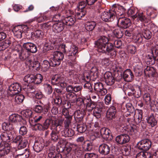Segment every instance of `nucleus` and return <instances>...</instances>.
<instances>
[{"label":"nucleus","instance_id":"393cba45","mask_svg":"<svg viewBox=\"0 0 158 158\" xmlns=\"http://www.w3.org/2000/svg\"><path fill=\"white\" fill-rule=\"evenodd\" d=\"M44 146V143L42 140L36 141L34 143L33 148L35 151L39 152L42 150Z\"/></svg>","mask_w":158,"mask_h":158},{"label":"nucleus","instance_id":"c85d7f7f","mask_svg":"<svg viewBox=\"0 0 158 158\" xmlns=\"http://www.w3.org/2000/svg\"><path fill=\"white\" fill-rule=\"evenodd\" d=\"M116 112V110L115 108L113 106H110L106 113L107 117L110 119H112L114 117Z\"/></svg>","mask_w":158,"mask_h":158},{"label":"nucleus","instance_id":"4be33fe9","mask_svg":"<svg viewBox=\"0 0 158 158\" xmlns=\"http://www.w3.org/2000/svg\"><path fill=\"white\" fill-rule=\"evenodd\" d=\"M123 77L126 81L131 82L134 79V75L130 69H127L123 72Z\"/></svg>","mask_w":158,"mask_h":158},{"label":"nucleus","instance_id":"72a5a7b5","mask_svg":"<svg viewBox=\"0 0 158 158\" xmlns=\"http://www.w3.org/2000/svg\"><path fill=\"white\" fill-rule=\"evenodd\" d=\"M61 134L65 137H71L74 135V132L72 129L67 128L64 129L61 132Z\"/></svg>","mask_w":158,"mask_h":158},{"label":"nucleus","instance_id":"2eb2a0df","mask_svg":"<svg viewBox=\"0 0 158 158\" xmlns=\"http://www.w3.org/2000/svg\"><path fill=\"white\" fill-rule=\"evenodd\" d=\"M94 90L98 96H104L107 93V89L103 86V84L100 82L94 84Z\"/></svg>","mask_w":158,"mask_h":158},{"label":"nucleus","instance_id":"8fccbe9b","mask_svg":"<svg viewBox=\"0 0 158 158\" xmlns=\"http://www.w3.org/2000/svg\"><path fill=\"white\" fill-rule=\"evenodd\" d=\"M32 36H34L36 38H42L43 37L44 35L43 32L40 30H37L35 31V32H31Z\"/></svg>","mask_w":158,"mask_h":158},{"label":"nucleus","instance_id":"13d9d810","mask_svg":"<svg viewBox=\"0 0 158 158\" xmlns=\"http://www.w3.org/2000/svg\"><path fill=\"white\" fill-rule=\"evenodd\" d=\"M136 117L137 118H135V121L136 123H139L141 121L142 118V112L141 110L138 111L137 114L136 115Z\"/></svg>","mask_w":158,"mask_h":158},{"label":"nucleus","instance_id":"4c0bfd02","mask_svg":"<svg viewBox=\"0 0 158 158\" xmlns=\"http://www.w3.org/2000/svg\"><path fill=\"white\" fill-rule=\"evenodd\" d=\"M96 25V23L94 21L88 22L85 25V28L89 31H92L95 28Z\"/></svg>","mask_w":158,"mask_h":158},{"label":"nucleus","instance_id":"f8f14e48","mask_svg":"<svg viewBox=\"0 0 158 158\" xmlns=\"http://www.w3.org/2000/svg\"><path fill=\"white\" fill-rule=\"evenodd\" d=\"M63 76V75H55L52 76L51 79L52 83L54 85L57 84L60 85L63 88L66 87L67 84L64 81V79Z\"/></svg>","mask_w":158,"mask_h":158},{"label":"nucleus","instance_id":"774afa93","mask_svg":"<svg viewBox=\"0 0 158 158\" xmlns=\"http://www.w3.org/2000/svg\"><path fill=\"white\" fill-rule=\"evenodd\" d=\"M101 63L102 64L107 66L110 64V61L109 58H104L101 60Z\"/></svg>","mask_w":158,"mask_h":158},{"label":"nucleus","instance_id":"58836bf2","mask_svg":"<svg viewBox=\"0 0 158 158\" xmlns=\"http://www.w3.org/2000/svg\"><path fill=\"white\" fill-rule=\"evenodd\" d=\"M24 99V97L22 94L17 95L15 98V104H19L22 102Z\"/></svg>","mask_w":158,"mask_h":158},{"label":"nucleus","instance_id":"f704fd0d","mask_svg":"<svg viewBox=\"0 0 158 158\" xmlns=\"http://www.w3.org/2000/svg\"><path fill=\"white\" fill-rule=\"evenodd\" d=\"M152 155L150 153L141 151L137 154L136 158H151Z\"/></svg>","mask_w":158,"mask_h":158},{"label":"nucleus","instance_id":"e2e57ef3","mask_svg":"<svg viewBox=\"0 0 158 158\" xmlns=\"http://www.w3.org/2000/svg\"><path fill=\"white\" fill-rule=\"evenodd\" d=\"M126 107L128 111L131 113H133L135 111V109L132 104L128 103L126 105Z\"/></svg>","mask_w":158,"mask_h":158},{"label":"nucleus","instance_id":"6e6552de","mask_svg":"<svg viewBox=\"0 0 158 158\" xmlns=\"http://www.w3.org/2000/svg\"><path fill=\"white\" fill-rule=\"evenodd\" d=\"M81 80L83 82L85 83L82 84L85 88L88 89L90 92H92L93 89L91 84L89 83L90 80V77L89 73L87 71H85L82 74Z\"/></svg>","mask_w":158,"mask_h":158},{"label":"nucleus","instance_id":"1a4fd4ad","mask_svg":"<svg viewBox=\"0 0 158 158\" xmlns=\"http://www.w3.org/2000/svg\"><path fill=\"white\" fill-rule=\"evenodd\" d=\"M84 137H80V151H90L92 150V143L88 141H84Z\"/></svg>","mask_w":158,"mask_h":158},{"label":"nucleus","instance_id":"dca6fc26","mask_svg":"<svg viewBox=\"0 0 158 158\" xmlns=\"http://www.w3.org/2000/svg\"><path fill=\"white\" fill-rule=\"evenodd\" d=\"M14 136H15V133L13 132L8 131L2 133L0 138L2 142L7 143L13 139Z\"/></svg>","mask_w":158,"mask_h":158},{"label":"nucleus","instance_id":"338daca9","mask_svg":"<svg viewBox=\"0 0 158 158\" xmlns=\"http://www.w3.org/2000/svg\"><path fill=\"white\" fill-rule=\"evenodd\" d=\"M54 22L53 21H49L43 24V27L44 28L47 29H49L51 27H52L53 28Z\"/></svg>","mask_w":158,"mask_h":158},{"label":"nucleus","instance_id":"680f3d73","mask_svg":"<svg viewBox=\"0 0 158 158\" xmlns=\"http://www.w3.org/2000/svg\"><path fill=\"white\" fill-rule=\"evenodd\" d=\"M23 138L20 135H18L16 137L15 134V136H14L13 138V139H11V141H12L14 143L19 144Z\"/></svg>","mask_w":158,"mask_h":158},{"label":"nucleus","instance_id":"a19ab883","mask_svg":"<svg viewBox=\"0 0 158 158\" xmlns=\"http://www.w3.org/2000/svg\"><path fill=\"white\" fill-rule=\"evenodd\" d=\"M113 33L114 35L118 38H121L123 35V31L119 27L114 30Z\"/></svg>","mask_w":158,"mask_h":158},{"label":"nucleus","instance_id":"603ef678","mask_svg":"<svg viewBox=\"0 0 158 158\" xmlns=\"http://www.w3.org/2000/svg\"><path fill=\"white\" fill-rule=\"evenodd\" d=\"M93 114L97 118H100L101 116V109L97 107L95 108Z\"/></svg>","mask_w":158,"mask_h":158},{"label":"nucleus","instance_id":"b1692460","mask_svg":"<svg viewBox=\"0 0 158 158\" xmlns=\"http://www.w3.org/2000/svg\"><path fill=\"white\" fill-rule=\"evenodd\" d=\"M64 27V24L63 22H54L52 30L55 32L59 33L63 31Z\"/></svg>","mask_w":158,"mask_h":158},{"label":"nucleus","instance_id":"c9c22d12","mask_svg":"<svg viewBox=\"0 0 158 158\" xmlns=\"http://www.w3.org/2000/svg\"><path fill=\"white\" fill-rule=\"evenodd\" d=\"M146 119L148 123L152 127H154L157 124V121L155 119L153 114H151Z\"/></svg>","mask_w":158,"mask_h":158},{"label":"nucleus","instance_id":"20e7f679","mask_svg":"<svg viewBox=\"0 0 158 158\" xmlns=\"http://www.w3.org/2000/svg\"><path fill=\"white\" fill-rule=\"evenodd\" d=\"M120 9L117 11V14L120 17L118 20V24L119 27L126 29L131 25V21L129 19L123 16L125 13V9L123 6L119 7Z\"/></svg>","mask_w":158,"mask_h":158},{"label":"nucleus","instance_id":"2f4dec72","mask_svg":"<svg viewBox=\"0 0 158 158\" xmlns=\"http://www.w3.org/2000/svg\"><path fill=\"white\" fill-rule=\"evenodd\" d=\"M52 127L51 130L56 133H58L62 129V126L59 124V123L56 122V121H52Z\"/></svg>","mask_w":158,"mask_h":158},{"label":"nucleus","instance_id":"f3484780","mask_svg":"<svg viewBox=\"0 0 158 158\" xmlns=\"http://www.w3.org/2000/svg\"><path fill=\"white\" fill-rule=\"evenodd\" d=\"M10 151V147L9 143L2 142L0 144V155L4 156L7 155Z\"/></svg>","mask_w":158,"mask_h":158},{"label":"nucleus","instance_id":"473e14b6","mask_svg":"<svg viewBox=\"0 0 158 158\" xmlns=\"http://www.w3.org/2000/svg\"><path fill=\"white\" fill-rule=\"evenodd\" d=\"M11 43V41L9 40H5L0 43V51L5 50L10 46Z\"/></svg>","mask_w":158,"mask_h":158},{"label":"nucleus","instance_id":"de8ad7c7","mask_svg":"<svg viewBox=\"0 0 158 158\" xmlns=\"http://www.w3.org/2000/svg\"><path fill=\"white\" fill-rule=\"evenodd\" d=\"M142 34L144 38L147 40L150 39L152 36L151 32L147 29H144Z\"/></svg>","mask_w":158,"mask_h":158},{"label":"nucleus","instance_id":"9b49d317","mask_svg":"<svg viewBox=\"0 0 158 158\" xmlns=\"http://www.w3.org/2000/svg\"><path fill=\"white\" fill-rule=\"evenodd\" d=\"M21 90V87L18 83L13 84L9 86L7 90L8 97H12L18 93Z\"/></svg>","mask_w":158,"mask_h":158},{"label":"nucleus","instance_id":"052dcab7","mask_svg":"<svg viewBox=\"0 0 158 158\" xmlns=\"http://www.w3.org/2000/svg\"><path fill=\"white\" fill-rule=\"evenodd\" d=\"M136 89L135 90L134 95L135 97L138 98L141 96V91L139 86H136Z\"/></svg>","mask_w":158,"mask_h":158},{"label":"nucleus","instance_id":"a878e982","mask_svg":"<svg viewBox=\"0 0 158 158\" xmlns=\"http://www.w3.org/2000/svg\"><path fill=\"white\" fill-rule=\"evenodd\" d=\"M110 130L106 128L103 127L101 128L100 133L102 137L106 140H108L111 138L110 137L111 135Z\"/></svg>","mask_w":158,"mask_h":158},{"label":"nucleus","instance_id":"412c9836","mask_svg":"<svg viewBox=\"0 0 158 158\" xmlns=\"http://www.w3.org/2000/svg\"><path fill=\"white\" fill-rule=\"evenodd\" d=\"M23 47L28 52L32 53H35L37 50L36 45L31 43L27 42L24 43Z\"/></svg>","mask_w":158,"mask_h":158},{"label":"nucleus","instance_id":"5701e85b","mask_svg":"<svg viewBox=\"0 0 158 158\" xmlns=\"http://www.w3.org/2000/svg\"><path fill=\"white\" fill-rule=\"evenodd\" d=\"M98 150L100 154L106 155L110 153V148L106 144L103 143L99 146Z\"/></svg>","mask_w":158,"mask_h":158},{"label":"nucleus","instance_id":"9d476101","mask_svg":"<svg viewBox=\"0 0 158 158\" xmlns=\"http://www.w3.org/2000/svg\"><path fill=\"white\" fill-rule=\"evenodd\" d=\"M28 28L26 25H19L14 27L12 31L14 36L18 39H20L22 37L23 33Z\"/></svg>","mask_w":158,"mask_h":158},{"label":"nucleus","instance_id":"4d7b16f0","mask_svg":"<svg viewBox=\"0 0 158 158\" xmlns=\"http://www.w3.org/2000/svg\"><path fill=\"white\" fill-rule=\"evenodd\" d=\"M35 90V87L31 85H28L25 89L26 92L28 94L34 93Z\"/></svg>","mask_w":158,"mask_h":158},{"label":"nucleus","instance_id":"7ed1b4c3","mask_svg":"<svg viewBox=\"0 0 158 158\" xmlns=\"http://www.w3.org/2000/svg\"><path fill=\"white\" fill-rule=\"evenodd\" d=\"M95 103L88 98H85L80 95V118L83 117L85 114V110L87 109L89 111H92L96 108Z\"/></svg>","mask_w":158,"mask_h":158},{"label":"nucleus","instance_id":"e433bc0d","mask_svg":"<svg viewBox=\"0 0 158 158\" xmlns=\"http://www.w3.org/2000/svg\"><path fill=\"white\" fill-rule=\"evenodd\" d=\"M34 79H35V76L33 74H28L25 76L23 80L27 83H34Z\"/></svg>","mask_w":158,"mask_h":158},{"label":"nucleus","instance_id":"79ce46f5","mask_svg":"<svg viewBox=\"0 0 158 158\" xmlns=\"http://www.w3.org/2000/svg\"><path fill=\"white\" fill-rule=\"evenodd\" d=\"M97 0H85V1H81V2H80V6H83L81 7V8L85 7L86 5V3L89 5H91L93 4Z\"/></svg>","mask_w":158,"mask_h":158},{"label":"nucleus","instance_id":"09e8293b","mask_svg":"<svg viewBox=\"0 0 158 158\" xmlns=\"http://www.w3.org/2000/svg\"><path fill=\"white\" fill-rule=\"evenodd\" d=\"M50 66V64L49 62L47 60H45L43 61L42 64V68L43 71H47Z\"/></svg>","mask_w":158,"mask_h":158},{"label":"nucleus","instance_id":"864d4df0","mask_svg":"<svg viewBox=\"0 0 158 158\" xmlns=\"http://www.w3.org/2000/svg\"><path fill=\"white\" fill-rule=\"evenodd\" d=\"M43 78V77L41 74L39 73L37 74L35 76L34 83L37 84H39L42 82Z\"/></svg>","mask_w":158,"mask_h":158},{"label":"nucleus","instance_id":"0eeeda50","mask_svg":"<svg viewBox=\"0 0 158 158\" xmlns=\"http://www.w3.org/2000/svg\"><path fill=\"white\" fill-rule=\"evenodd\" d=\"M63 58V54L60 51H56L53 53L50 59L52 64V66H56L60 64L61 61Z\"/></svg>","mask_w":158,"mask_h":158},{"label":"nucleus","instance_id":"37998d69","mask_svg":"<svg viewBox=\"0 0 158 158\" xmlns=\"http://www.w3.org/2000/svg\"><path fill=\"white\" fill-rule=\"evenodd\" d=\"M80 133H83L86 130V125L83 122L82 120L83 117L80 118Z\"/></svg>","mask_w":158,"mask_h":158},{"label":"nucleus","instance_id":"bf43d9fd","mask_svg":"<svg viewBox=\"0 0 158 158\" xmlns=\"http://www.w3.org/2000/svg\"><path fill=\"white\" fill-rule=\"evenodd\" d=\"M55 96V98L54 99L55 103L57 105H59L61 103L62 101L60 97L58 94L56 95V94L54 92L53 94V97Z\"/></svg>","mask_w":158,"mask_h":158},{"label":"nucleus","instance_id":"0e129e2a","mask_svg":"<svg viewBox=\"0 0 158 158\" xmlns=\"http://www.w3.org/2000/svg\"><path fill=\"white\" fill-rule=\"evenodd\" d=\"M58 134V133L52 130L51 136L52 139L54 142L56 141L58 139V137L57 135Z\"/></svg>","mask_w":158,"mask_h":158},{"label":"nucleus","instance_id":"bb28decb","mask_svg":"<svg viewBox=\"0 0 158 158\" xmlns=\"http://www.w3.org/2000/svg\"><path fill=\"white\" fill-rule=\"evenodd\" d=\"M63 23H65V24L68 26L73 25L75 22V19L70 16H68V15H63Z\"/></svg>","mask_w":158,"mask_h":158},{"label":"nucleus","instance_id":"c756f323","mask_svg":"<svg viewBox=\"0 0 158 158\" xmlns=\"http://www.w3.org/2000/svg\"><path fill=\"white\" fill-rule=\"evenodd\" d=\"M144 73L145 75L149 77H154L156 74V70L153 67L148 66L144 69Z\"/></svg>","mask_w":158,"mask_h":158},{"label":"nucleus","instance_id":"f03ea898","mask_svg":"<svg viewBox=\"0 0 158 158\" xmlns=\"http://www.w3.org/2000/svg\"><path fill=\"white\" fill-rule=\"evenodd\" d=\"M22 120L21 116L17 114H12L9 117V122H4L2 123V128L5 130L19 129Z\"/></svg>","mask_w":158,"mask_h":158},{"label":"nucleus","instance_id":"69168bd1","mask_svg":"<svg viewBox=\"0 0 158 158\" xmlns=\"http://www.w3.org/2000/svg\"><path fill=\"white\" fill-rule=\"evenodd\" d=\"M72 118H67L64 122V129L69 128V126L71 123Z\"/></svg>","mask_w":158,"mask_h":158},{"label":"nucleus","instance_id":"a18cd8bd","mask_svg":"<svg viewBox=\"0 0 158 158\" xmlns=\"http://www.w3.org/2000/svg\"><path fill=\"white\" fill-rule=\"evenodd\" d=\"M54 153V150H51L48 154L47 158H62V156L60 154L58 153L55 155Z\"/></svg>","mask_w":158,"mask_h":158},{"label":"nucleus","instance_id":"423d86ee","mask_svg":"<svg viewBox=\"0 0 158 158\" xmlns=\"http://www.w3.org/2000/svg\"><path fill=\"white\" fill-rule=\"evenodd\" d=\"M147 59V62L151 64H154L155 60H158V45H156L152 47L150 55H148Z\"/></svg>","mask_w":158,"mask_h":158},{"label":"nucleus","instance_id":"3c124183","mask_svg":"<svg viewBox=\"0 0 158 158\" xmlns=\"http://www.w3.org/2000/svg\"><path fill=\"white\" fill-rule=\"evenodd\" d=\"M44 90L48 94H50L52 92V87L48 84H45L44 85Z\"/></svg>","mask_w":158,"mask_h":158},{"label":"nucleus","instance_id":"49530a36","mask_svg":"<svg viewBox=\"0 0 158 158\" xmlns=\"http://www.w3.org/2000/svg\"><path fill=\"white\" fill-rule=\"evenodd\" d=\"M143 99L147 104L151 106H152L151 102V99L150 94L148 93L145 94L143 96Z\"/></svg>","mask_w":158,"mask_h":158},{"label":"nucleus","instance_id":"5fc2aeb1","mask_svg":"<svg viewBox=\"0 0 158 158\" xmlns=\"http://www.w3.org/2000/svg\"><path fill=\"white\" fill-rule=\"evenodd\" d=\"M29 57V55L27 52L23 51L19 55V58L22 60H26Z\"/></svg>","mask_w":158,"mask_h":158},{"label":"nucleus","instance_id":"a211bd4d","mask_svg":"<svg viewBox=\"0 0 158 158\" xmlns=\"http://www.w3.org/2000/svg\"><path fill=\"white\" fill-rule=\"evenodd\" d=\"M52 122L50 119H46L43 125L40 123H37L34 125V129L35 130H38L40 131H44L48 129L51 123Z\"/></svg>","mask_w":158,"mask_h":158},{"label":"nucleus","instance_id":"7c9ffc66","mask_svg":"<svg viewBox=\"0 0 158 158\" xmlns=\"http://www.w3.org/2000/svg\"><path fill=\"white\" fill-rule=\"evenodd\" d=\"M23 115L24 117L29 119V122L31 125H33L32 124L33 120L32 119V112L31 110H24Z\"/></svg>","mask_w":158,"mask_h":158},{"label":"nucleus","instance_id":"ddd939ff","mask_svg":"<svg viewBox=\"0 0 158 158\" xmlns=\"http://www.w3.org/2000/svg\"><path fill=\"white\" fill-rule=\"evenodd\" d=\"M37 105L34 108V111L37 113L45 114L48 112V107L46 105H44L40 101H37Z\"/></svg>","mask_w":158,"mask_h":158},{"label":"nucleus","instance_id":"c03bdc74","mask_svg":"<svg viewBox=\"0 0 158 158\" xmlns=\"http://www.w3.org/2000/svg\"><path fill=\"white\" fill-rule=\"evenodd\" d=\"M81 158H98V155L94 153H87L85 154L81 153Z\"/></svg>","mask_w":158,"mask_h":158},{"label":"nucleus","instance_id":"39448f33","mask_svg":"<svg viewBox=\"0 0 158 158\" xmlns=\"http://www.w3.org/2000/svg\"><path fill=\"white\" fill-rule=\"evenodd\" d=\"M120 6H118L115 7H114L112 10H110L109 12H104L101 15V18L102 20L106 22H110L113 21L115 18V15L117 14V9L119 10V7Z\"/></svg>","mask_w":158,"mask_h":158},{"label":"nucleus","instance_id":"f257e3e1","mask_svg":"<svg viewBox=\"0 0 158 158\" xmlns=\"http://www.w3.org/2000/svg\"><path fill=\"white\" fill-rule=\"evenodd\" d=\"M95 45L98 52L102 53L107 52L112 56L115 55L112 44L108 42V38L105 36H101L96 42Z\"/></svg>","mask_w":158,"mask_h":158},{"label":"nucleus","instance_id":"4468645a","mask_svg":"<svg viewBox=\"0 0 158 158\" xmlns=\"http://www.w3.org/2000/svg\"><path fill=\"white\" fill-rule=\"evenodd\" d=\"M151 142L148 139H145L141 140L138 143L137 146L139 149L143 150H148L151 146Z\"/></svg>","mask_w":158,"mask_h":158},{"label":"nucleus","instance_id":"cd10ccee","mask_svg":"<svg viewBox=\"0 0 158 158\" xmlns=\"http://www.w3.org/2000/svg\"><path fill=\"white\" fill-rule=\"evenodd\" d=\"M132 18L133 19L137 18V19H139L141 22L146 23H148L149 20V19H147L142 13H138L136 12L135 14L132 16Z\"/></svg>","mask_w":158,"mask_h":158},{"label":"nucleus","instance_id":"aec40b11","mask_svg":"<svg viewBox=\"0 0 158 158\" xmlns=\"http://www.w3.org/2000/svg\"><path fill=\"white\" fill-rule=\"evenodd\" d=\"M104 78L105 82L107 85H111L114 83L115 79L110 72H106L104 74Z\"/></svg>","mask_w":158,"mask_h":158},{"label":"nucleus","instance_id":"6e6d98bb","mask_svg":"<svg viewBox=\"0 0 158 158\" xmlns=\"http://www.w3.org/2000/svg\"><path fill=\"white\" fill-rule=\"evenodd\" d=\"M128 51L131 54H134L136 51V46L132 45H129L127 46Z\"/></svg>","mask_w":158,"mask_h":158},{"label":"nucleus","instance_id":"ea45409f","mask_svg":"<svg viewBox=\"0 0 158 158\" xmlns=\"http://www.w3.org/2000/svg\"><path fill=\"white\" fill-rule=\"evenodd\" d=\"M28 143V139L25 138H23L20 143L18 144V148L19 149H22L25 148Z\"/></svg>","mask_w":158,"mask_h":158},{"label":"nucleus","instance_id":"6ab92c4d","mask_svg":"<svg viewBox=\"0 0 158 158\" xmlns=\"http://www.w3.org/2000/svg\"><path fill=\"white\" fill-rule=\"evenodd\" d=\"M129 136L127 134H123L117 136L115 138L116 141L120 144L128 143L130 140Z\"/></svg>","mask_w":158,"mask_h":158}]
</instances>
